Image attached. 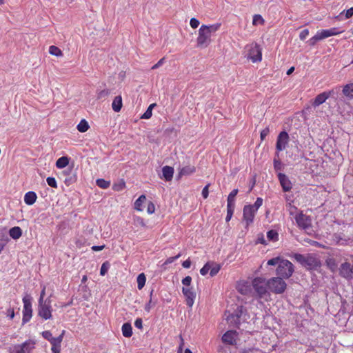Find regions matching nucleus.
I'll use <instances>...</instances> for the list:
<instances>
[{"label":"nucleus","instance_id":"f3484780","mask_svg":"<svg viewBox=\"0 0 353 353\" xmlns=\"http://www.w3.org/2000/svg\"><path fill=\"white\" fill-rule=\"evenodd\" d=\"M341 32H342L339 31L337 28H332L328 30H322L319 31L317 32V34H319L320 39L322 40L331 36L337 35Z\"/></svg>","mask_w":353,"mask_h":353},{"label":"nucleus","instance_id":"c03bdc74","mask_svg":"<svg viewBox=\"0 0 353 353\" xmlns=\"http://www.w3.org/2000/svg\"><path fill=\"white\" fill-rule=\"evenodd\" d=\"M221 269V266L219 265L216 264L212 268L210 267V274L211 276H214L219 272Z\"/></svg>","mask_w":353,"mask_h":353},{"label":"nucleus","instance_id":"f03ea898","mask_svg":"<svg viewBox=\"0 0 353 353\" xmlns=\"http://www.w3.org/2000/svg\"><path fill=\"white\" fill-rule=\"evenodd\" d=\"M249 319L250 315L247 309L242 305L238 306L234 313L227 317L228 321L237 327L242 322H246Z\"/></svg>","mask_w":353,"mask_h":353},{"label":"nucleus","instance_id":"39448f33","mask_svg":"<svg viewBox=\"0 0 353 353\" xmlns=\"http://www.w3.org/2000/svg\"><path fill=\"white\" fill-rule=\"evenodd\" d=\"M283 278L274 277L268 280L267 285L269 290L275 294H282L285 292L287 284L283 281Z\"/></svg>","mask_w":353,"mask_h":353},{"label":"nucleus","instance_id":"7c9ffc66","mask_svg":"<svg viewBox=\"0 0 353 353\" xmlns=\"http://www.w3.org/2000/svg\"><path fill=\"white\" fill-rule=\"evenodd\" d=\"M146 281L145 276L143 273L139 274L137 276V287L139 290H141L143 286L145 285Z\"/></svg>","mask_w":353,"mask_h":353},{"label":"nucleus","instance_id":"2f4dec72","mask_svg":"<svg viewBox=\"0 0 353 353\" xmlns=\"http://www.w3.org/2000/svg\"><path fill=\"white\" fill-rule=\"evenodd\" d=\"M267 238L269 241H277L279 239V234L276 231L271 230L267 232Z\"/></svg>","mask_w":353,"mask_h":353},{"label":"nucleus","instance_id":"4d7b16f0","mask_svg":"<svg viewBox=\"0 0 353 353\" xmlns=\"http://www.w3.org/2000/svg\"><path fill=\"white\" fill-rule=\"evenodd\" d=\"M181 254H178L176 256H172V257H169L166 259V261H165L164 264H170V263H173L176 259H179L180 256H181Z\"/></svg>","mask_w":353,"mask_h":353},{"label":"nucleus","instance_id":"5701e85b","mask_svg":"<svg viewBox=\"0 0 353 353\" xmlns=\"http://www.w3.org/2000/svg\"><path fill=\"white\" fill-rule=\"evenodd\" d=\"M9 234L13 239H18L22 235V230L18 226H14L10 229Z\"/></svg>","mask_w":353,"mask_h":353},{"label":"nucleus","instance_id":"4468645a","mask_svg":"<svg viewBox=\"0 0 353 353\" xmlns=\"http://www.w3.org/2000/svg\"><path fill=\"white\" fill-rule=\"evenodd\" d=\"M339 274L346 279H352V265L348 262L343 263L339 268Z\"/></svg>","mask_w":353,"mask_h":353},{"label":"nucleus","instance_id":"bf43d9fd","mask_svg":"<svg viewBox=\"0 0 353 353\" xmlns=\"http://www.w3.org/2000/svg\"><path fill=\"white\" fill-rule=\"evenodd\" d=\"M209 186H210V185H209V184L206 185L203 188V190H202V196H203V197L204 199H207V198H208V194H209V190H208Z\"/></svg>","mask_w":353,"mask_h":353},{"label":"nucleus","instance_id":"aec40b11","mask_svg":"<svg viewBox=\"0 0 353 353\" xmlns=\"http://www.w3.org/2000/svg\"><path fill=\"white\" fill-rule=\"evenodd\" d=\"M222 341L223 343L233 345L235 342L234 339V332L228 331L222 336Z\"/></svg>","mask_w":353,"mask_h":353},{"label":"nucleus","instance_id":"ea45409f","mask_svg":"<svg viewBox=\"0 0 353 353\" xmlns=\"http://www.w3.org/2000/svg\"><path fill=\"white\" fill-rule=\"evenodd\" d=\"M110 94V90H108V89L102 90L97 93V99H105L107 97L109 96Z\"/></svg>","mask_w":353,"mask_h":353},{"label":"nucleus","instance_id":"0e129e2a","mask_svg":"<svg viewBox=\"0 0 353 353\" xmlns=\"http://www.w3.org/2000/svg\"><path fill=\"white\" fill-rule=\"evenodd\" d=\"M46 294V287L44 286L41 292L39 303H43V298Z\"/></svg>","mask_w":353,"mask_h":353},{"label":"nucleus","instance_id":"a211bd4d","mask_svg":"<svg viewBox=\"0 0 353 353\" xmlns=\"http://www.w3.org/2000/svg\"><path fill=\"white\" fill-rule=\"evenodd\" d=\"M249 57L253 62L260 61L261 60V51L257 44H255V46L250 50Z\"/></svg>","mask_w":353,"mask_h":353},{"label":"nucleus","instance_id":"3c124183","mask_svg":"<svg viewBox=\"0 0 353 353\" xmlns=\"http://www.w3.org/2000/svg\"><path fill=\"white\" fill-rule=\"evenodd\" d=\"M108 262L103 263L102 264V265L101 267V270H100L101 275H102V276L105 275L108 272Z\"/></svg>","mask_w":353,"mask_h":353},{"label":"nucleus","instance_id":"f704fd0d","mask_svg":"<svg viewBox=\"0 0 353 353\" xmlns=\"http://www.w3.org/2000/svg\"><path fill=\"white\" fill-rule=\"evenodd\" d=\"M49 52L50 54L56 56V57H61L62 56L63 53L61 50L55 46H51L49 48Z\"/></svg>","mask_w":353,"mask_h":353},{"label":"nucleus","instance_id":"9b49d317","mask_svg":"<svg viewBox=\"0 0 353 353\" xmlns=\"http://www.w3.org/2000/svg\"><path fill=\"white\" fill-rule=\"evenodd\" d=\"M289 141V135L285 131L279 133L276 144V149L278 151H283L286 148Z\"/></svg>","mask_w":353,"mask_h":353},{"label":"nucleus","instance_id":"a878e982","mask_svg":"<svg viewBox=\"0 0 353 353\" xmlns=\"http://www.w3.org/2000/svg\"><path fill=\"white\" fill-rule=\"evenodd\" d=\"M69 163V158L67 157H61L57 159L56 166L58 168H65Z\"/></svg>","mask_w":353,"mask_h":353},{"label":"nucleus","instance_id":"69168bd1","mask_svg":"<svg viewBox=\"0 0 353 353\" xmlns=\"http://www.w3.org/2000/svg\"><path fill=\"white\" fill-rule=\"evenodd\" d=\"M182 266L184 268H190L191 266V261L190 259H187L185 261L183 262Z\"/></svg>","mask_w":353,"mask_h":353},{"label":"nucleus","instance_id":"338daca9","mask_svg":"<svg viewBox=\"0 0 353 353\" xmlns=\"http://www.w3.org/2000/svg\"><path fill=\"white\" fill-rule=\"evenodd\" d=\"M353 15V8L348 9L345 13V17L347 19L350 18Z\"/></svg>","mask_w":353,"mask_h":353},{"label":"nucleus","instance_id":"37998d69","mask_svg":"<svg viewBox=\"0 0 353 353\" xmlns=\"http://www.w3.org/2000/svg\"><path fill=\"white\" fill-rule=\"evenodd\" d=\"M274 168L276 171H279L283 169V164L279 159H274Z\"/></svg>","mask_w":353,"mask_h":353},{"label":"nucleus","instance_id":"2eb2a0df","mask_svg":"<svg viewBox=\"0 0 353 353\" xmlns=\"http://www.w3.org/2000/svg\"><path fill=\"white\" fill-rule=\"evenodd\" d=\"M278 179L283 192H289L291 190L292 184L287 175L279 172L278 174Z\"/></svg>","mask_w":353,"mask_h":353},{"label":"nucleus","instance_id":"9d476101","mask_svg":"<svg viewBox=\"0 0 353 353\" xmlns=\"http://www.w3.org/2000/svg\"><path fill=\"white\" fill-rule=\"evenodd\" d=\"M295 220L298 226L305 230H307L311 228L312 220L309 216L299 213L295 216Z\"/></svg>","mask_w":353,"mask_h":353},{"label":"nucleus","instance_id":"c85d7f7f","mask_svg":"<svg viewBox=\"0 0 353 353\" xmlns=\"http://www.w3.org/2000/svg\"><path fill=\"white\" fill-rule=\"evenodd\" d=\"M146 201L145 195H141L134 203V208L138 211H142L141 205Z\"/></svg>","mask_w":353,"mask_h":353},{"label":"nucleus","instance_id":"de8ad7c7","mask_svg":"<svg viewBox=\"0 0 353 353\" xmlns=\"http://www.w3.org/2000/svg\"><path fill=\"white\" fill-rule=\"evenodd\" d=\"M210 270V265L209 263H207L204 265V266L200 270V274L203 276H205L208 274V272Z\"/></svg>","mask_w":353,"mask_h":353},{"label":"nucleus","instance_id":"473e14b6","mask_svg":"<svg viewBox=\"0 0 353 353\" xmlns=\"http://www.w3.org/2000/svg\"><path fill=\"white\" fill-rule=\"evenodd\" d=\"M96 184L101 188L106 189L110 186V182L103 179H99L96 181Z\"/></svg>","mask_w":353,"mask_h":353},{"label":"nucleus","instance_id":"20e7f679","mask_svg":"<svg viewBox=\"0 0 353 353\" xmlns=\"http://www.w3.org/2000/svg\"><path fill=\"white\" fill-rule=\"evenodd\" d=\"M294 271V265L287 259L280 261L276 268V274L283 279L290 278Z\"/></svg>","mask_w":353,"mask_h":353},{"label":"nucleus","instance_id":"864d4df0","mask_svg":"<svg viewBox=\"0 0 353 353\" xmlns=\"http://www.w3.org/2000/svg\"><path fill=\"white\" fill-rule=\"evenodd\" d=\"M191 282H192V277L190 276H185L182 280L183 285L186 286V288L190 287V285H191Z\"/></svg>","mask_w":353,"mask_h":353},{"label":"nucleus","instance_id":"dca6fc26","mask_svg":"<svg viewBox=\"0 0 353 353\" xmlns=\"http://www.w3.org/2000/svg\"><path fill=\"white\" fill-rule=\"evenodd\" d=\"M256 211L249 205H245L243 208V219L246 222V225H249L250 223L253 222Z\"/></svg>","mask_w":353,"mask_h":353},{"label":"nucleus","instance_id":"8fccbe9b","mask_svg":"<svg viewBox=\"0 0 353 353\" xmlns=\"http://www.w3.org/2000/svg\"><path fill=\"white\" fill-rule=\"evenodd\" d=\"M42 336L48 340L49 342L53 339V336L52 335V333L50 331H43L42 333Z\"/></svg>","mask_w":353,"mask_h":353},{"label":"nucleus","instance_id":"c9c22d12","mask_svg":"<svg viewBox=\"0 0 353 353\" xmlns=\"http://www.w3.org/2000/svg\"><path fill=\"white\" fill-rule=\"evenodd\" d=\"M234 205H230V204L227 205V215L225 217V221L227 222H228L231 219L232 214L234 213Z\"/></svg>","mask_w":353,"mask_h":353},{"label":"nucleus","instance_id":"412c9836","mask_svg":"<svg viewBox=\"0 0 353 353\" xmlns=\"http://www.w3.org/2000/svg\"><path fill=\"white\" fill-rule=\"evenodd\" d=\"M37 198V196L36 193L34 192L30 191L25 194L24 201L27 205H31L35 203Z\"/></svg>","mask_w":353,"mask_h":353},{"label":"nucleus","instance_id":"052dcab7","mask_svg":"<svg viewBox=\"0 0 353 353\" xmlns=\"http://www.w3.org/2000/svg\"><path fill=\"white\" fill-rule=\"evenodd\" d=\"M134 325L138 329H142L143 328V321L141 318H138L135 320Z\"/></svg>","mask_w":353,"mask_h":353},{"label":"nucleus","instance_id":"1a4fd4ad","mask_svg":"<svg viewBox=\"0 0 353 353\" xmlns=\"http://www.w3.org/2000/svg\"><path fill=\"white\" fill-rule=\"evenodd\" d=\"M253 288L260 298H263L268 294L266 285L264 280L261 278H256L252 282Z\"/></svg>","mask_w":353,"mask_h":353},{"label":"nucleus","instance_id":"49530a36","mask_svg":"<svg viewBox=\"0 0 353 353\" xmlns=\"http://www.w3.org/2000/svg\"><path fill=\"white\" fill-rule=\"evenodd\" d=\"M46 181L49 186L54 188H57V183L56 179L54 177H48Z\"/></svg>","mask_w":353,"mask_h":353},{"label":"nucleus","instance_id":"423d86ee","mask_svg":"<svg viewBox=\"0 0 353 353\" xmlns=\"http://www.w3.org/2000/svg\"><path fill=\"white\" fill-rule=\"evenodd\" d=\"M38 315L45 320L51 319L52 308L49 299H47L43 303H39Z\"/></svg>","mask_w":353,"mask_h":353},{"label":"nucleus","instance_id":"58836bf2","mask_svg":"<svg viewBox=\"0 0 353 353\" xmlns=\"http://www.w3.org/2000/svg\"><path fill=\"white\" fill-rule=\"evenodd\" d=\"M263 23H264V19L260 14H254V15L253 20H252V24L254 26H257L259 24L262 25V24H263Z\"/></svg>","mask_w":353,"mask_h":353},{"label":"nucleus","instance_id":"cd10ccee","mask_svg":"<svg viewBox=\"0 0 353 353\" xmlns=\"http://www.w3.org/2000/svg\"><path fill=\"white\" fill-rule=\"evenodd\" d=\"M64 334H65V330H63L61 334L59 336L54 337L53 339L50 341V343L52 345V346H61V343L63 341Z\"/></svg>","mask_w":353,"mask_h":353},{"label":"nucleus","instance_id":"680f3d73","mask_svg":"<svg viewBox=\"0 0 353 353\" xmlns=\"http://www.w3.org/2000/svg\"><path fill=\"white\" fill-rule=\"evenodd\" d=\"M165 59V57H163L162 59H161L156 64H154L152 67V70L157 69L160 66H161L163 64Z\"/></svg>","mask_w":353,"mask_h":353},{"label":"nucleus","instance_id":"f257e3e1","mask_svg":"<svg viewBox=\"0 0 353 353\" xmlns=\"http://www.w3.org/2000/svg\"><path fill=\"white\" fill-rule=\"evenodd\" d=\"M221 27V23H215L210 26L202 25L199 30V35L196 39L197 46L201 48H207L211 43V36Z\"/></svg>","mask_w":353,"mask_h":353},{"label":"nucleus","instance_id":"6e6552de","mask_svg":"<svg viewBox=\"0 0 353 353\" xmlns=\"http://www.w3.org/2000/svg\"><path fill=\"white\" fill-rule=\"evenodd\" d=\"M35 343L31 340L25 341L21 345H16L12 347L11 353H30L34 348Z\"/></svg>","mask_w":353,"mask_h":353},{"label":"nucleus","instance_id":"e433bc0d","mask_svg":"<svg viewBox=\"0 0 353 353\" xmlns=\"http://www.w3.org/2000/svg\"><path fill=\"white\" fill-rule=\"evenodd\" d=\"M238 193L237 189H234L228 196V204L234 205V198Z\"/></svg>","mask_w":353,"mask_h":353},{"label":"nucleus","instance_id":"6e6d98bb","mask_svg":"<svg viewBox=\"0 0 353 353\" xmlns=\"http://www.w3.org/2000/svg\"><path fill=\"white\" fill-rule=\"evenodd\" d=\"M155 210V206L151 201H149L147 206V212L148 214L154 213Z\"/></svg>","mask_w":353,"mask_h":353},{"label":"nucleus","instance_id":"f8f14e48","mask_svg":"<svg viewBox=\"0 0 353 353\" xmlns=\"http://www.w3.org/2000/svg\"><path fill=\"white\" fill-rule=\"evenodd\" d=\"M182 292L185 297V301L186 304L188 307H192L194 303V299L196 298V292L194 290L192 287L190 288H186L183 287L182 288Z\"/></svg>","mask_w":353,"mask_h":353},{"label":"nucleus","instance_id":"7ed1b4c3","mask_svg":"<svg viewBox=\"0 0 353 353\" xmlns=\"http://www.w3.org/2000/svg\"><path fill=\"white\" fill-rule=\"evenodd\" d=\"M294 258L303 267L308 270L316 269L321 265L319 260L314 255L310 254L306 255L301 254H294Z\"/></svg>","mask_w":353,"mask_h":353},{"label":"nucleus","instance_id":"c756f323","mask_svg":"<svg viewBox=\"0 0 353 353\" xmlns=\"http://www.w3.org/2000/svg\"><path fill=\"white\" fill-rule=\"evenodd\" d=\"M90 126L88 125V123L85 120L82 119L80 123L77 125V130L80 132H85L89 129Z\"/></svg>","mask_w":353,"mask_h":353},{"label":"nucleus","instance_id":"09e8293b","mask_svg":"<svg viewBox=\"0 0 353 353\" xmlns=\"http://www.w3.org/2000/svg\"><path fill=\"white\" fill-rule=\"evenodd\" d=\"M281 260L282 259H281L279 257L272 258L268 261L267 264L268 265H279V263L280 261H281Z\"/></svg>","mask_w":353,"mask_h":353},{"label":"nucleus","instance_id":"5fc2aeb1","mask_svg":"<svg viewBox=\"0 0 353 353\" xmlns=\"http://www.w3.org/2000/svg\"><path fill=\"white\" fill-rule=\"evenodd\" d=\"M199 23H200L198 19H196V18H192L190 19V25L194 29L198 28V26H199Z\"/></svg>","mask_w":353,"mask_h":353},{"label":"nucleus","instance_id":"603ef678","mask_svg":"<svg viewBox=\"0 0 353 353\" xmlns=\"http://www.w3.org/2000/svg\"><path fill=\"white\" fill-rule=\"evenodd\" d=\"M152 115V112L151 111L150 108H148L146 111L142 114L141 117V119H150Z\"/></svg>","mask_w":353,"mask_h":353},{"label":"nucleus","instance_id":"b1692460","mask_svg":"<svg viewBox=\"0 0 353 353\" xmlns=\"http://www.w3.org/2000/svg\"><path fill=\"white\" fill-rule=\"evenodd\" d=\"M121 330L125 337H130L132 335V327L130 323H125L122 325Z\"/></svg>","mask_w":353,"mask_h":353},{"label":"nucleus","instance_id":"a19ab883","mask_svg":"<svg viewBox=\"0 0 353 353\" xmlns=\"http://www.w3.org/2000/svg\"><path fill=\"white\" fill-rule=\"evenodd\" d=\"M263 204V199L260 197H258L254 202L253 205H248L249 206H251L254 210L257 212L258 209Z\"/></svg>","mask_w":353,"mask_h":353},{"label":"nucleus","instance_id":"ddd939ff","mask_svg":"<svg viewBox=\"0 0 353 353\" xmlns=\"http://www.w3.org/2000/svg\"><path fill=\"white\" fill-rule=\"evenodd\" d=\"M334 94V90H330L328 92H323L319 94H318L314 99L312 102V105L314 107H318L320 105L323 104L330 97H331Z\"/></svg>","mask_w":353,"mask_h":353},{"label":"nucleus","instance_id":"13d9d810","mask_svg":"<svg viewBox=\"0 0 353 353\" xmlns=\"http://www.w3.org/2000/svg\"><path fill=\"white\" fill-rule=\"evenodd\" d=\"M309 34V30L307 29L303 30L299 34L301 40H304Z\"/></svg>","mask_w":353,"mask_h":353},{"label":"nucleus","instance_id":"79ce46f5","mask_svg":"<svg viewBox=\"0 0 353 353\" xmlns=\"http://www.w3.org/2000/svg\"><path fill=\"white\" fill-rule=\"evenodd\" d=\"M319 41H321V39L319 37V34L316 33V35H314L307 41V43L310 46H314Z\"/></svg>","mask_w":353,"mask_h":353},{"label":"nucleus","instance_id":"0eeeda50","mask_svg":"<svg viewBox=\"0 0 353 353\" xmlns=\"http://www.w3.org/2000/svg\"><path fill=\"white\" fill-rule=\"evenodd\" d=\"M23 323L28 322L32 315L31 298L30 296H26L23 298Z\"/></svg>","mask_w":353,"mask_h":353},{"label":"nucleus","instance_id":"bb28decb","mask_svg":"<svg viewBox=\"0 0 353 353\" xmlns=\"http://www.w3.org/2000/svg\"><path fill=\"white\" fill-rule=\"evenodd\" d=\"M195 172V168L194 166H185L182 168L179 173V176H181L182 175H189Z\"/></svg>","mask_w":353,"mask_h":353},{"label":"nucleus","instance_id":"72a5a7b5","mask_svg":"<svg viewBox=\"0 0 353 353\" xmlns=\"http://www.w3.org/2000/svg\"><path fill=\"white\" fill-rule=\"evenodd\" d=\"M125 183L123 179H121L119 182L114 183V185L112 186V189L114 191L119 192V191L123 190L125 188Z\"/></svg>","mask_w":353,"mask_h":353},{"label":"nucleus","instance_id":"393cba45","mask_svg":"<svg viewBox=\"0 0 353 353\" xmlns=\"http://www.w3.org/2000/svg\"><path fill=\"white\" fill-rule=\"evenodd\" d=\"M343 93L344 95L350 99L353 98V83L347 84L343 88Z\"/></svg>","mask_w":353,"mask_h":353},{"label":"nucleus","instance_id":"6ab92c4d","mask_svg":"<svg viewBox=\"0 0 353 353\" xmlns=\"http://www.w3.org/2000/svg\"><path fill=\"white\" fill-rule=\"evenodd\" d=\"M174 168L171 166L165 165L162 168V177L166 181H170L173 178Z\"/></svg>","mask_w":353,"mask_h":353},{"label":"nucleus","instance_id":"a18cd8bd","mask_svg":"<svg viewBox=\"0 0 353 353\" xmlns=\"http://www.w3.org/2000/svg\"><path fill=\"white\" fill-rule=\"evenodd\" d=\"M76 181V176L74 174L68 176L64 182L67 185H69Z\"/></svg>","mask_w":353,"mask_h":353},{"label":"nucleus","instance_id":"4be33fe9","mask_svg":"<svg viewBox=\"0 0 353 353\" xmlns=\"http://www.w3.org/2000/svg\"><path fill=\"white\" fill-rule=\"evenodd\" d=\"M112 108L113 110L116 112H118L121 110L122 108V98L121 96L119 95L114 97L112 103Z\"/></svg>","mask_w":353,"mask_h":353},{"label":"nucleus","instance_id":"e2e57ef3","mask_svg":"<svg viewBox=\"0 0 353 353\" xmlns=\"http://www.w3.org/2000/svg\"><path fill=\"white\" fill-rule=\"evenodd\" d=\"M270 130L268 128H265L261 132V139L263 140L269 134Z\"/></svg>","mask_w":353,"mask_h":353},{"label":"nucleus","instance_id":"4c0bfd02","mask_svg":"<svg viewBox=\"0 0 353 353\" xmlns=\"http://www.w3.org/2000/svg\"><path fill=\"white\" fill-rule=\"evenodd\" d=\"M153 292L154 290H152L150 293V301L145 306V310L148 312H149L150 311L151 307L155 305V302H152Z\"/></svg>","mask_w":353,"mask_h":353},{"label":"nucleus","instance_id":"774afa93","mask_svg":"<svg viewBox=\"0 0 353 353\" xmlns=\"http://www.w3.org/2000/svg\"><path fill=\"white\" fill-rule=\"evenodd\" d=\"M51 350L52 353H60L61 346H52Z\"/></svg>","mask_w":353,"mask_h":353}]
</instances>
